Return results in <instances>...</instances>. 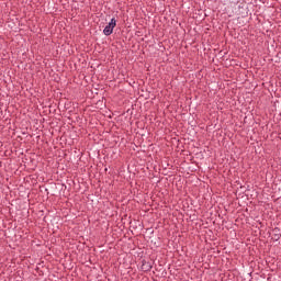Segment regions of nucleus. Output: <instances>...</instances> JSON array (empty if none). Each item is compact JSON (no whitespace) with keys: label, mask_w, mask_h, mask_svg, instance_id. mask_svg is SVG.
<instances>
[{"label":"nucleus","mask_w":281,"mask_h":281,"mask_svg":"<svg viewBox=\"0 0 281 281\" xmlns=\"http://www.w3.org/2000/svg\"><path fill=\"white\" fill-rule=\"evenodd\" d=\"M115 25H117V21L115 18H113L110 23L104 27L103 34L105 36H111L113 34V30L115 29Z\"/></svg>","instance_id":"obj_1"}]
</instances>
